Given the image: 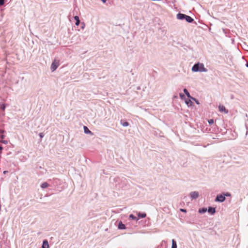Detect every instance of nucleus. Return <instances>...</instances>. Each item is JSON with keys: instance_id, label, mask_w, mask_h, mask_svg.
I'll return each instance as SVG.
<instances>
[{"instance_id": "obj_10", "label": "nucleus", "mask_w": 248, "mask_h": 248, "mask_svg": "<svg viewBox=\"0 0 248 248\" xmlns=\"http://www.w3.org/2000/svg\"><path fill=\"white\" fill-rule=\"evenodd\" d=\"M84 133H86V134H90L91 135H93V133H92V131H91L86 126H84Z\"/></svg>"}, {"instance_id": "obj_9", "label": "nucleus", "mask_w": 248, "mask_h": 248, "mask_svg": "<svg viewBox=\"0 0 248 248\" xmlns=\"http://www.w3.org/2000/svg\"><path fill=\"white\" fill-rule=\"evenodd\" d=\"M42 248H49L48 242L46 240H44L43 241Z\"/></svg>"}, {"instance_id": "obj_30", "label": "nucleus", "mask_w": 248, "mask_h": 248, "mask_svg": "<svg viewBox=\"0 0 248 248\" xmlns=\"http://www.w3.org/2000/svg\"><path fill=\"white\" fill-rule=\"evenodd\" d=\"M2 143H3L5 144H6L8 143V141L7 140H2L1 141Z\"/></svg>"}, {"instance_id": "obj_14", "label": "nucleus", "mask_w": 248, "mask_h": 248, "mask_svg": "<svg viewBox=\"0 0 248 248\" xmlns=\"http://www.w3.org/2000/svg\"><path fill=\"white\" fill-rule=\"evenodd\" d=\"M186 104L188 106H191L193 105V102L190 99L185 100Z\"/></svg>"}, {"instance_id": "obj_23", "label": "nucleus", "mask_w": 248, "mask_h": 248, "mask_svg": "<svg viewBox=\"0 0 248 248\" xmlns=\"http://www.w3.org/2000/svg\"><path fill=\"white\" fill-rule=\"evenodd\" d=\"M208 123H209V124H214V120H213V119H209V120L208 121Z\"/></svg>"}, {"instance_id": "obj_28", "label": "nucleus", "mask_w": 248, "mask_h": 248, "mask_svg": "<svg viewBox=\"0 0 248 248\" xmlns=\"http://www.w3.org/2000/svg\"><path fill=\"white\" fill-rule=\"evenodd\" d=\"M39 135L41 138H42L44 136L43 133H40Z\"/></svg>"}, {"instance_id": "obj_36", "label": "nucleus", "mask_w": 248, "mask_h": 248, "mask_svg": "<svg viewBox=\"0 0 248 248\" xmlns=\"http://www.w3.org/2000/svg\"><path fill=\"white\" fill-rule=\"evenodd\" d=\"M174 98H177V96H174Z\"/></svg>"}, {"instance_id": "obj_22", "label": "nucleus", "mask_w": 248, "mask_h": 248, "mask_svg": "<svg viewBox=\"0 0 248 248\" xmlns=\"http://www.w3.org/2000/svg\"><path fill=\"white\" fill-rule=\"evenodd\" d=\"M223 195H224V197H230L231 196V193H230L229 192H225V193H222Z\"/></svg>"}, {"instance_id": "obj_24", "label": "nucleus", "mask_w": 248, "mask_h": 248, "mask_svg": "<svg viewBox=\"0 0 248 248\" xmlns=\"http://www.w3.org/2000/svg\"><path fill=\"white\" fill-rule=\"evenodd\" d=\"M5 3V0H0V6L3 5Z\"/></svg>"}, {"instance_id": "obj_7", "label": "nucleus", "mask_w": 248, "mask_h": 248, "mask_svg": "<svg viewBox=\"0 0 248 248\" xmlns=\"http://www.w3.org/2000/svg\"><path fill=\"white\" fill-rule=\"evenodd\" d=\"M207 211L210 214L214 215L216 213V208L209 206Z\"/></svg>"}, {"instance_id": "obj_5", "label": "nucleus", "mask_w": 248, "mask_h": 248, "mask_svg": "<svg viewBox=\"0 0 248 248\" xmlns=\"http://www.w3.org/2000/svg\"><path fill=\"white\" fill-rule=\"evenodd\" d=\"M190 195L192 199H196L199 196V194L198 191H193L190 192Z\"/></svg>"}, {"instance_id": "obj_17", "label": "nucleus", "mask_w": 248, "mask_h": 248, "mask_svg": "<svg viewBox=\"0 0 248 248\" xmlns=\"http://www.w3.org/2000/svg\"><path fill=\"white\" fill-rule=\"evenodd\" d=\"M183 91H184V93H185V94L186 95V96L189 98V97H190V94L188 92V90L185 88L183 90Z\"/></svg>"}, {"instance_id": "obj_33", "label": "nucleus", "mask_w": 248, "mask_h": 248, "mask_svg": "<svg viewBox=\"0 0 248 248\" xmlns=\"http://www.w3.org/2000/svg\"><path fill=\"white\" fill-rule=\"evenodd\" d=\"M3 149V147H2L1 145H0V151H1Z\"/></svg>"}, {"instance_id": "obj_26", "label": "nucleus", "mask_w": 248, "mask_h": 248, "mask_svg": "<svg viewBox=\"0 0 248 248\" xmlns=\"http://www.w3.org/2000/svg\"><path fill=\"white\" fill-rule=\"evenodd\" d=\"M5 135H3V134H1L0 135V139H4L5 138Z\"/></svg>"}, {"instance_id": "obj_2", "label": "nucleus", "mask_w": 248, "mask_h": 248, "mask_svg": "<svg viewBox=\"0 0 248 248\" xmlns=\"http://www.w3.org/2000/svg\"><path fill=\"white\" fill-rule=\"evenodd\" d=\"M177 18L179 20H185L187 22L190 23H192L194 19L191 16H187L186 14L179 13L177 16Z\"/></svg>"}, {"instance_id": "obj_1", "label": "nucleus", "mask_w": 248, "mask_h": 248, "mask_svg": "<svg viewBox=\"0 0 248 248\" xmlns=\"http://www.w3.org/2000/svg\"><path fill=\"white\" fill-rule=\"evenodd\" d=\"M191 70L194 72H206L208 71L207 69L204 67V64L200 62L195 63L192 66Z\"/></svg>"}, {"instance_id": "obj_31", "label": "nucleus", "mask_w": 248, "mask_h": 248, "mask_svg": "<svg viewBox=\"0 0 248 248\" xmlns=\"http://www.w3.org/2000/svg\"><path fill=\"white\" fill-rule=\"evenodd\" d=\"M5 132V131L4 130H1L0 129V134H3Z\"/></svg>"}, {"instance_id": "obj_20", "label": "nucleus", "mask_w": 248, "mask_h": 248, "mask_svg": "<svg viewBox=\"0 0 248 248\" xmlns=\"http://www.w3.org/2000/svg\"><path fill=\"white\" fill-rule=\"evenodd\" d=\"M6 108L5 104L2 103L0 105V108L2 110H4Z\"/></svg>"}, {"instance_id": "obj_13", "label": "nucleus", "mask_w": 248, "mask_h": 248, "mask_svg": "<svg viewBox=\"0 0 248 248\" xmlns=\"http://www.w3.org/2000/svg\"><path fill=\"white\" fill-rule=\"evenodd\" d=\"M177 243L174 239L172 240V246L171 248H177Z\"/></svg>"}, {"instance_id": "obj_11", "label": "nucleus", "mask_w": 248, "mask_h": 248, "mask_svg": "<svg viewBox=\"0 0 248 248\" xmlns=\"http://www.w3.org/2000/svg\"><path fill=\"white\" fill-rule=\"evenodd\" d=\"M74 19L76 20L75 24L76 26H78L80 24V20L79 17L78 16H75L74 17Z\"/></svg>"}, {"instance_id": "obj_34", "label": "nucleus", "mask_w": 248, "mask_h": 248, "mask_svg": "<svg viewBox=\"0 0 248 248\" xmlns=\"http://www.w3.org/2000/svg\"><path fill=\"white\" fill-rule=\"evenodd\" d=\"M246 66L248 68V62L246 63Z\"/></svg>"}, {"instance_id": "obj_8", "label": "nucleus", "mask_w": 248, "mask_h": 248, "mask_svg": "<svg viewBox=\"0 0 248 248\" xmlns=\"http://www.w3.org/2000/svg\"><path fill=\"white\" fill-rule=\"evenodd\" d=\"M118 228L120 230H124L126 228L125 225L123 223V222L120 221L118 225Z\"/></svg>"}, {"instance_id": "obj_25", "label": "nucleus", "mask_w": 248, "mask_h": 248, "mask_svg": "<svg viewBox=\"0 0 248 248\" xmlns=\"http://www.w3.org/2000/svg\"><path fill=\"white\" fill-rule=\"evenodd\" d=\"M190 100H193V101H195L196 100V98L190 96V97H189L188 98Z\"/></svg>"}, {"instance_id": "obj_16", "label": "nucleus", "mask_w": 248, "mask_h": 248, "mask_svg": "<svg viewBox=\"0 0 248 248\" xmlns=\"http://www.w3.org/2000/svg\"><path fill=\"white\" fill-rule=\"evenodd\" d=\"M138 216L140 218H144L146 217V214L145 213H139Z\"/></svg>"}, {"instance_id": "obj_27", "label": "nucleus", "mask_w": 248, "mask_h": 248, "mask_svg": "<svg viewBox=\"0 0 248 248\" xmlns=\"http://www.w3.org/2000/svg\"><path fill=\"white\" fill-rule=\"evenodd\" d=\"M180 211L182 212H184V213H186V210L185 209H180Z\"/></svg>"}, {"instance_id": "obj_15", "label": "nucleus", "mask_w": 248, "mask_h": 248, "mask_svg": "<svg viewBox=\"0 0 248 248\" xmlns=\"http://www.w3.org/2000/svg\"><path fill=\"white\" fill-rule=\"evenodd\" d=\"M49 185L46 182L43 183L41 185V187L42 188H46Z\"/></svg>"}, {"instance_id": "obj_32", "label": "nucleus", "mask_w": 248, "mask_h": 248, "mask_svg": "<svg viewBox=\"0 0 248 248\" xmlns=\"http://www.w3.org/2000/svg\"><path fill=\"white\" fill-rule=\"evenodd\" d=\"M102 1L104 3H106L107 0H100Z\"/></svg>"}, {"instance_id": "obj_18", "label": "nucleus", "mask_w": 248, "mask_h": 248, "mask_svg": "<svg viewBox=\"0 0 248 248\" xmlns=\"http://www.w3.org/2000/svg\"><path fill=\"white\" fill-rule=\"evenodd\" d=\"M121 124L124 127H126L129 125V124L128 122L125 121V122H122V121H121Z\"/></svg>"}, {"instance_id": "obj_21", "label": "nucleus", "mask_w": 248, "mask_h": 248, "mask_svg": "<svg viewBox=\"0 0 248 248\" xmlns=\"http://www.w3.org/2000/svg\"><path fill=\"white\" fill-rule=\"evenodd\" d=\"M179 96H180V97L181 99L183 100V99H186V97H185V95L184 94L182 93H180L179 94Z\"/></svg>"}, {"instance_id": "obj_35", "label": "nucleus", "mask_w": 248, "mask_h": 248, "mask_svg": "<svg viewBox=\"0 0 248 248\" xmlns=\"http://www.w3.org/2000/svg\"><path fill=\"white\" fill-rule=\"evenodd\" d=\"M7 172V171H3V173H6V172Z\"/></svg>"}, {"instance_id": "obj_6", "label": "nucleus", "mask_w": 248, "mask_h": 248, "mask_svg": "<svg viewBox=\"0 0 248 248\" xmlns=\"http://www.w3.org/2000/svg\"><path fill=\"white\" fill-rule=\"evenodd\" d=\"M218 108L219 110L221 112H224L225 114H227L228 113V110L223 105H219Z\"/></svg>"}, {"instance_id": "obj_3", "label": "nucleus", "mask_w": 248, "mask_h": 248, "mask_svg": "<svg viewBox=\"0 0 248 248\" xmlns=\"http://www.w3.org/2000/svg\"><path fill=\"white\" fill-rule=\"evenodd\" d=\"M226 200V197H224L223 193L217 194L215 198V201L216 202H223Z\"/></svg>"}, {"instance_id": "obj_29", "label": "nucleus", "mask_w": 248, "mask_h": 248, "mask_svg": "<svg viewBox=\"0 0 248 248\" xmlns=\"http://www.w3.org/2000/svg\"><path fill=\"white\" fill-rule=\"evenodd\" d=\"M194 101H195V102L197 104H198V105L200 104V102H199V101L197 99H196V100H195Z\"/></svg>"}, {"instance_id": "obj_4", "label": "nucleus", "mask_w": 248, "mask_h": 248, "mask_svg": "<svg viewBox=\"0 0 248 248\" xmlns=\"http://www.w3.org/2000/svg\"><path fill=\"white\" fill-rule=\"evenodd\" d=\"M59 65V62H56L54 60L51 65V69L52 71H54Z\"/></svg>"}, {"instance_id": "obj_12", "label": "nucleus", "mask_w": 248, "mask_h": 248, "mask_svg": "<svg viewBox=\"0 0 248 248\" xmlns=\"http://www.w3.org/2000/svg\"><path fill=\"white\" fill-rule=\"evenodd\" d=\"M207 209L205 207H203V208H200L199 209V212L200 213V214H204L205 213V212H206Z\"/></svg>"}, {"instance_id": "obj_19", "label": "nucleus", "mask_w": 248, "mask_h": 248, "mask_svg": "<svg viewBox=\"0 0 248 248\" xmlns=\"http://www.w3.org/2000/svg\"><path fill=\"white\" fill-rule=\"evenodd\" d=\"M129 218H130L132 220H138V219L137 218V217H135L133 214H130L129 215Z\"/></svg>"}]
</instances>
